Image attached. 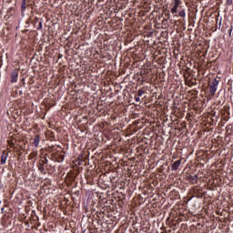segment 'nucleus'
I'll return each instance as SVG.
<instances>
[{
    "mask_svg": "<svg viewBox=\"0 0 233 233\" xmlns=\"http://www.w3.org/2000/svg\"><path fill=\"white\" fill-rule=\"evenodd\" d=\"M171 14L177 15V17H187V9L181 5V0H174L173 6L171 7Z\"/></svg>",
    "mask_w": 233,
    "mask_h": 233,
    "instance_id": "nucleus-1",
    "label": "nucleus"
},
{
    "mask_svg": "<svg viewBox=\"0 0 233 233\" xmlns=\"http://www.w3.org/2000/svg\"><path fill=\"white\" fill-rule=\"evenodd\" d=\"M36 167L44 176H46V172H50L51 165H48V157L46 155H40V159L36 163Z\"/></svg>",
    "mask_w": 233,
    "mask_h": 233,
    "instance_id": "nucleus-2",
    "label": "nucleus"
},
{
    "mask_svg": "<svg viewBox=\"0 0 233 233\" xmlns=\"http://www.w3.org/2000/svg\"><path fill=\"white\" fill-rule=\"evenodd\" d=\"M48 159H51V161H55L56 163H63L65 161V152L63 151H54L52 153L46 154Z\"/></svg>",
    "mask_w": 233,
    "mask_h": 233,
    "instance_id": "nucleus-3",
    "label": "nucleus"
},
{
    "mask_svg": "<svg viewBox=\"0 0 233 233\" xmlns=\"http://www.w3.org/2000/svg\"><path fill=\"white\" fill-rule=\"evenodd\" d=\"M30 21L36 30H43V18L39 19L37 16H30Z\"/></svg>",
    "mask_w": 233,
    "mask_h": 233,
    "instance_id": "nucleus-4",
    "label": "nucleus"
},
{
    "mask_svg": "<svg viewBox=\"0 0 233 233\" xmlns=\"http://www.w3.org/2000/svg\"><path fill=\"white\" fill-rule=\"evenodd\" d=\"M219 81L220 78H215L209 86V92L211 94V96H216V92L218 91V86H219Z\"/></svg>",
    "mask_w": 233,
    "mask_h": 233,
    "instance_id": "nucleus-5",
    "label": "nucleus"
},
{
    "mask_svg": "<svg viewBox=\"0 0 233 233\" xmlns=\"http://www.w3.org/2000/svg\"><path fill=\"white\" fill-rule=\"evenodd\" d=\"M39 143H41V136L35 135L34 137L30 139V144L32 147H35V148H39Z\"/></svg>",
    "mask_w": 233,
    "mask_h": 233,
    "instance_id": "nucleus-6",
    "label": "nucleus"
},
{
    "mask_svg": "<svg viewBox=\"0 0 233 233\" xmlns=\"http://www.w3.org/2000/svg\"><path fill=\"white\" fill-rule=\"evenodd\" d=\"M28 6H32V4H30V0H22V5H21L22 15H25V12H26V8H28Z\"/></svg>",
    "mask_w": 233,
    "mask_h": 233,
    "instance_id": "nucleus-7",
    "label": "nucleus"
},
{
    "mask_svg": "<svg viewBox=\"0 0 233 233\" xmlns=\"http://www.w3.org/2000/svg\"><path fill=\"white\" fill-rule=\"evenodd\" d=\"M19 77V71L15 70L11 74V83H17Z\"/></svg>",
    "mask_w": 233,
    "mask_h": 233,
    "instance_id": "nucleus-8",
    "label": "nucleus"
},
{
    "mask_svg": "<svg viewBox=\"0 0 233 233\" xmlns=\"http://www.w3.org/2000/svg\"><path fill=\"white\" fill-rule=\"evenodd\" d=\"M179 167H181V159L173 162V164L171 165V170H178Z\"/></svg>",
    "mask_w": 233,
    "mask_h": 233,
    "instance_id": "nucleus-9",
    "label": "nucleus"
},
{
    "mask_svg": "<svg viewBox=\"0 0 233 233\" xmlns=\"http://www.w3.org/2000/svg\"><path fill=\"white\" fill-rule=\"evenodd\" d=\"M6 159H8V153L6 151H3L1 156V165H5L6 163Z\"/></svg>",
    "mask_w": 233,
    "mask_h": 233,
    "instance_id": "nucleus-10",
    "label": "nucleus"
},
{
    "mask_svg": "<svg viewBox=\"0 0 233 233\" xmlns=\"http://www.w3.org/2000/svg\"><path fill=\"white\" fill-rule=\"evenodd\" d=\"M188 181L191 183V185H196L198 183V175L188 176Z\"/></svg>",
    "mask_w": 233,
    "mask_h": 233,
    "instance_id": "nucleus-11",
    "label": "nucleus"
},
{
    "mask_svg": "<svg viewBox=\"0 0 233 233\" xmlns=\"http://www.w3.org/2000/svg\"><path fill=\"white\" fill-rule=\"evenodd\" d=\"M228 119H230V113H228V114L224 113L222 115V123H223V125H225L227 123V121H228Z\"/></svg>",
    "mask_w": 233,
    "mask_h": 233,
    "instance_id": "nucleus-12",
    "label": "nucleus"
},
{
    "mask_svg": "<svg viewBox=\"0 0 233 233\" xmlns=\"http://www.w3.org/2000/svg\"><path fill=\"white\" fill-rule=\"evenodd\" d=\"M7 144L10 148H17V147L15 146V142L12 138L7 139Z\"/></svg>",
    "mask_w": 233,
    "mask_h": 233,
    "instance_id": "nucleus-13",
    "label": "nucleus"
},
{
    "mask_svg": "<svg viewBox=\"0 0 233 233\" xmlns=\"http://www.w3.org/2000/svg\"><path fill=\"white\" fill-rule=\"evenodd\" d=\"M226 132L228 134H233V124H229L226 127Z\"/></svg>",
    "mask_w": 233,
    "mask_h": 233,
    "instance_id": "nucleus-14",
    "label": "nucleus"
},
{
    "mask_svg": "<svg viewBox=\"0 0 233 233\" xmlns=\"http://www.w3.org/2000/svg\"><path fill=\"white\" fill-rule=\"evenodd\" d=\"M8 15H14V7L7 9V15L5 16V18L6 19Z\"/></svg>",
    "mask_w": 233,
    "mask_h": 233,
    "instance_id": "nucleus-15",
    "label": "nucleus"
},
{
    "mask_svg": "<svg viewBox=\"0 0 233 233\" xmlns=\"http://www.w3.org/2000/svg\"><path fill=\"white\" fill-rule=\"evenodd\" d=\"M48 136L51 141H54L56 139V133H54L53 131H48Z\"/></svg>",
    "mask_w": 233,
    "mask_h": 233,
    "instance_id": "nucleus-16",
    "label": "nucleus"
},
{
    "mask_svg": "<svg viewBox=\"0 0 233 233\" xmlns=\"http://www.w3.org/2000/svg\"><path fill=\"white\" fill-rule=\"evenodd\" d=\"M35 157H37V151H33L30 153L29 159H35Z\"/></svg>",
    "mask_w": 233,
    "mask_h": 233,
    "instance_id": "nucleus-17",
    "label": "nucleus"
},
{
    "mask_svg": "<svg viewBox=\"0 0 233 233\" xmlns=\"http://www.w3.org/2000/svg\"><path fill=\"white\" fill-rule=\"evenodd\" d=\"M143 94H145V90L139 89V90L137 91V96H138L139 97H141V96H143Z\"/></svg>",
    "mask_w": 233,
    "mask_h": 233,
    "instance_id": "nucleus-18",
    "label": "nucleus"
},
{
    "mask_svg": "<svg viewBox=\"0 0 233 233\" xmlns=\"http://www.w3.org/2000/svg\"><path fill=\"white\" fill-rule=\"evenodd\" d=\"M135 101H137V103H139V101H141V98L137 96H135Z\"/></svg>",
    "mask_w": 233,
    "mask_h": 233,
    "instance_id": "nucleus-19",
    "label": "nucleus"
},
{
    "mask_svg": "<svg viewBox=\"0 0 233 233\" xmlns=\"http://www.w3.org/2000/svg\"><path fill=\"white\" fill-rule=\"evenodd\" d=\"M227 5L228 6H230V5H232V0H227Z\"/></svg>",
    "mask_w": 233,
    "mask_h": 233,
    "instance_id": "nucleus-20",
    "label": "nucleus"
},
{
    "mask_svg": "<svg viewBox=\"0 0 233 233\" xmlns=\"http://www.w3.org/2000/svg\"><path fill=\"white\" fill-rule=\"evenodd\" d=\"M229 35H232V28L229 29Z\"/></svg>",
    "mask_w": 233,
    "mask_h": 233,
    "instance_id": "nucleus-21",
    "label": "nucleus"
}]
</instances>
